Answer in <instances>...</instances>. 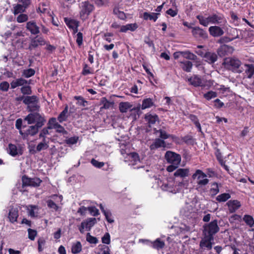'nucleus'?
Listing matches in <instances>:
<instances>
[{
	"instance_id": "1",
	"label": "nucleus",
	"mask_w": 254,
	"mask_h": 254,
	"mask_svg": "<svg viewBox=\"0 0 254 254\" xmlns=\"http://www.w3.org/2000/svg\"><path fill=\"white\" fill-rule=\"evenodd\" d=\"M196 18L199 20V23L204 26H207L209 24L221 25L226 23L224 15L219 12L213 13L207 17L198 15L196 16Z\"/></svg>"
},
{
	"instance_id": "2",
	"label": "nucleus",
	"mask_w": 254,
	"mask_h": 254,
	"mask_svg": "<svg viewBox=\"0 0 254 254\" xmlns=\"http://www.w3.org/2000/svg\"><path fill=\"white\" fill-rule=\"evenodd\" d=\"M23 103L29 112H39L40 109L39 98L36 95L26 96Z\"/></svg>"
},
{
	"instance_id": "3",
	"label": "nucleus",
	"mask_w": 254,
	"mask_h": 254,
	"mask_svg": "<svg viewBox=\"0 0 254 254\" xmlns=\"http://www.w3.org/2000/svg\"><path fill=\"white\" fill-rule=\"evenodd\" d=\"M24 120L27 121L29 125L35 124L41 126H43L46 122L45 116L38 112H31L25 117Z\"/></svg>"
},
{
	"instance_id": "4",
	"label": "nucleus",
	"mask_w": 254,
	"mask_h": 254,
	"mask_svg": "<svg viewBox=\"0 0 254 254\" xmlns=\"http://www.w3.org/2000/svg\"><path fill=\"white\" fill-rule=\"evenodd\" d=\"M203 228V235L212 238H214L213 236L217 233L220 230L217 220H214L210 223L205 224Z\"/></svg>"
},
{
	"instance_id": "5",
	"label": "nucleus",
	"mask_w": 254,
	"mask_h": 254,
	"mask_svg": "<svg viewBox=\"0 0 254 254\" xmlns=\"http://www.w3.org/2000/svg\"><path fill=\"white\" fill-rule=\"evenodd\" d=\"M79 14L82 19H86L94 10V6L88 0L81 1L79 3Z\"/></svg>"
},
{
	"instance_id": "6",
	"label": "nucleus",
	"mask_w": 254,
	"mask_h": 254,
	"mask_svg": "<svg viewBox=\"0 0 254 254\" xmlns=\"http://www.w3.org/2000/svg\"><path fill=\"white\" fill-rule=\"evenodd\" d=\"M207 175L200 170H196L192 175L193 180L197 179V184L199 187L206 186L209 182V180L206 178Z\"/></svg>"
},
{
	"instance_id": "7",
	"label": "nucleus",
	"mask_w": 254,
	"mask_h": 254,
	"mask_svg": "<svg viewBox=\"0 0 254 254\" xmlns=\"http://www.w3.org/2000/svg\"><path fill=\"white\" fill-rule=\"evenodd\" d=\"M161 188L163 190L176 193L179 191V187H177L176 182L174 180L170 179L169 180L164 183L161 186Z\"/></svg>"
},
{
	"instance_id": "8",
	"label": "nucleus",
	"mask_w": 254,
	"mask_h": 254,
	"mask_svg": "<svg viewBox=\"0 0 254 254\" xmlns=\"http://www.w3.org/2000/svg\"><path fill=\"white\" fill-rule=\"evenodd\" d=\"M165 158L168 163L176 165H179L181 161V155L171 151L166 152Z\"/></svg>"
},
{
	"instance_id": "9",
	"label": "nucleus",
	"mask_w": 254,
	"mask_h": 254,
	"mask_svg": "<svg viewBox=\"0 0 254 254\" xmlns=\"http://www.w3.org/2000/svg\"><path fill=\"white\" fill-rule=\"evenodd\" d=\"M96 223V219L95 218H89L81 223V225L79 226L78 229L81 234L84 233L85 230L89 231L91 228Z\"/></svg>"
},
{
	"instance_id": "10",
	"label": "nucleus",
	"mask_w": 254,
	"mask_h": 254,
	"mask_svg": "<svg viewBox=\"0 0 254 254\" xmlns=\"http://www.w3.org/2000/svg\"><path fill=\"white\" fill-rule=\"evenodd\" d=\"M125 161L128 163V165L134 166L140 163L141 160L138 154L133 152L127 155L125 158Z\"/></svg>"
},
{
	"instance_id": "11",
	"label": "nucleus",
	"mask_w": 254,
	"mask_h": 254,
	"mask_svg": "<svg viewBox=\"0 0 254 254\" xmlns=\"http://www.w3.org/2000/svg\"><path fill=\"white\" fill-rule=\"evenodd\" d=\"M213 241L214 238L203 235L199 243L200 248L203 251L211 250Z\"/></svg>"
},
{
	"instance_id": "12",
	"label": "nucleus",
	"mask_w": 254,
	"mask_h": 254,
	"mask_svg": "<svg viewBox=\"0 0 254 254\" xmlns=\"http://www.w3.org/2000/svg\"><path fill=\"white\" fill-rule=\"evenodd\" d=\"M22 186L38 187L40 186L42 181L38 178H30L26 176H23L22 178Z\"/></svg>"
},
{
	"instance_id": "13",
	"label": "nucleus",
	"mask_w": 254,
	"mask_h": 254,
	"mask_svg": "<svg viewBox=\"0 0 254 254\" xmlns=\"http://www.w3.org/2000/svg\"><path fill=\"white\" fill-rule=\"evenodd\" d=\"M7 151L10 155L13 157L21 155L23 154L22 148L20 144H9Z\"/></svg>"
},
{
	"instance_id": "14",
	"label": "nucleus",
	"mask_w": 254,
	"mask_h": 254,
	"mask_svg": "<svg viewBox=\"0 0 254 254\" xmlns=\"http://www.w3.org/2000/svg\"><path fill=\"white\" fill-rule=\"evenodd\" d=\"M46 41L43 37L40 36H36L31 39V42L29 45L28 49L32 50L36 49L39 46L44 45Z\"/></svg>"
},
{
	"instance_id": "15",
	"label": "nucleus",
	"mask_w": 254,
	"mask_h": 254,
	"mask_svg": "<svg viewBox=\"0 0 254 254\" xmlns=\"http://www.w3.org/2000/svg\"><path fill=\"white\" fill-rule=\"evenodd\" d=\"M26 29L32 35H37L40 33V28L37 25L35 20L29 21L27 22Z\"/></svg>"
},
{
	"instance_id": "16",
	"label": "nucleus",
	"mask_w": 254,
	"mask_h": 254,
	"mask_svg": "<svg viewBox=\"0 0 254 254\" xmlns=\"http://www.w3.org/2000/svg\"><path fill=\"white\" fill-rule=\"evenodd\" d=\"M208 31L210 34L214 37H220L224 33L223 28L217 25L210 26Z\"/></svg>"
},
{
	"instance_id": "17",
	"label": "nucleus",
	"mask_w": 254,
	"mask_h": 254,
	"mask_svg": "<svg viewBox=\"0 0 254 254\" xmlns=\"http://www.w3.org/2000/svg\"><path fill=\"white\" fill-rule=\"evenodd\" d=\"M192 34L196 38L206 39L207 38L206 32L199 27L192 28Z\"/></svg>"
},
{
	"instance_id": "18",
	"label": "nucleus",
	"mask_w": 254,
	"mask_h": 254,
	"mask_svg": "<svg viewBox=\"0 0 254 254\" xmlns=\"http://www.w3.org/2000/svg\"><path fill=\"white\" fill-rule=\"evenodd\" d=\"M43 126L38 125H34L29 126L24 132V136H33L35 135L39 131L40 128Z\"/></svg>"
},
{
	"instance_id": "19",
	"label": "nucleus",
	"mask_w": 254,
	"mask_h": 254,
	"mask_svg": "<svg viewBox=\"0 0 254 254\" xmlns=\"http://www.w3.org/2000/svg\"><path fill=\"white\" fill-rule=\"evenodd\" d=\"M18 215V208L13 206H10L8 216L9 221L12 223L16 222Z\"/></svg>"
},
{
	"instance_id": "20",
	"label": "nucleus",
	"mask_w": 254,
	"mask_h": 254,
	"mask_svg": "<svg viewBox=\"0 0 254 254\" xmlns=\"http://www.w3.org/2000/svg\"><path fill=\"white\" fill-rule=\"evenodd\" d=\"M204 61L209 64H213L217 61L218 59L217 55L214 52H205L204 57Z\"/></svg>"
},
{
	"instance_id": "21",
	"label": "nucleus",
	"mask_w": 254,
	"mask_h": 254,
	"mask_svg": "<svg viewBox=\"0 0 254 254\" xmlns=\"http://www.w3.org/2000/svg\"><path fill=\"white\" fill-rule=\"evenodd\" d=\"M229 211L230 213H234L241 207V203L237 200H230L227 203Z\"/></svg>"
},
{
	"instance_id": "22",
	"label": "nucleus",
	"mask_w": 254,
	"mask_h": 254,
	"mask_svg": "<svg viewBox=\"0 0 254 254\" xmlns=\"http://www.w3.org/2000/svg\"><path fill=\"white\" fill-rule=\"evenodd\" d=\"M146 122L150 127L152 125L154 124L157 121H159V117L156 114H151L147 113L145 115L144 118Z\"/></svg>"
},
{
	"instance_id": "23",
	"label": "nucleus",
	"mask_w": 254,
	"mask_h": 254,
	"mask_svg": "<svg viewBox=\"0 0 254 254\" xmlns=\"http://www.w3.org/2000/svg\"><path fill=\"white\" fill-rule=\"evenodd\" d=\"M27 84H29V82L22 78H19L12 81L10 83V86L11 89H14L17 87Z\"/></svg>"
},
{
	"instance_id": "24",
	"label": "nucleus",
	"mask_w": 254,
	"mask_h": 254,
	"mask_svg": "<svg viewBox=\"0 0 254 254\" xmlns=\"http://www.w3.org/2000/svg\"><path fill=\"white\" fill-rule=\"evenodd\" d=\"M138 26L136 23L127 24V25L122 26L120 31L121 32H127L128 30L134 31L138 28Z\"/></svg>"
},
{
	"instance_id": "25",
	"label": "nucleus",
	"mask_w": 254,
	"mask_h": 254,
	"mask_svg": "<svg viewBox=\"0 0 254 254\" xmlns=\"http://www.w3.org/2000/svg\"><path fill=\"white\" fill-rule=\"evenodd\" d=\"M68 106L66 105L64 110L60 114L58 117L57 120L60 123H62L63 122L66 121L67 120L68 118Z\"/></svg>"
},
{
	"instance_id": "26",
	"label": "nucleus",
	"mask_w": 254,
	"mask_h": 254,
	"mask_svg": "<svg viewBox=\"0 0 254 254\" xmlns=\"http://www.w3.org/2000/svg\"><path fill=\"white\" fill-rule=\"evenodd\" d=\"M190 83L194 86H203L202 80L200 78L197 76L191 77L189 79Z\"/></svg>"
},
{
	"instance_id": "27",
	"label": "nucleus",
	"mask_w": 254,
	"mask_h": 254,
	"mask_svg": "<svg viewBox=\"0 0 254 254\" xmlns=\"http://www.w3.org/2000/svg\"><path fill=\"white\" fill-rule=\"evenodd\" d=\"M159 14V13H148L145 12L143 13V18L144 20H152L155 22L157 20L158 18V15Z\"/></svg>"
},
{
	"instance_id": "28",
	"label": "nucleus",
	"mask_w": 254,
	"mask_h": 254,
	"mask_svg": "<svg viewBox=\"0 0 254 254\" xmlns=\"http://www.w3.org/2000/svg\"><path fill=\"white\" fill-rule=\"evenodd\" d=\"M155 106L153 100L150 98H146L142 100L141 109L144 110Z\"/></svg>"
},
{
	"instance_id": "29",
	"label": "nucleus",
	"mask_w": 254,
	"mask_h": 254,
	"mask_svg": "<svg viewBox=\"0 0 254 254\" xmlns=\"http://www.w3.org/2000/svg\"><path fill=\"white\" fill-rule=\"evenodd\" d=\"M181 68L186 72H190L192 68V64L191 62L186 61L180 63Z\"/></svg>"
},
{
	"instance_id": "30",
	"label": "nucleus",
	"mask_w": 254,
	"mask_h": 254,
	"mask_svg": "<svg viewBox=\"0 0 254 254\" xmlns=\"http://www.w3.org/2000/svg\"><path fill=\"white\" fill-rule=\"evenodd\" d=\"M165 142L163 140L160 138H157L154 142L150 146L151 150H154L160 147L165 146Z\"/></svg>"
},
{
	"instance_id": "31",
	"label": "nucleus",
	"mask_w": 254,
	"mask_h": 254,
	"mask_svg": "<svg viewBox=\"0 0 254 254\" xmlns=\"http://www.w3.org/2000/svg\"><path fill=\"white\" fill-rule=\"evenodd\" d=\"M189 169L180 168L176 170V171L174 173V176L175 177H180L183 178L188 176L189 175Z\"/></svg>"
},
{
	"instance_id": "32",
	"label": "nucleus",
	"mask_w": 254,
	"mask_h": 254,
	"mask_svg": "<svg viewBox=\"0 0 254 254\" xmlns=\"http://www.w3.org/2000/svg\"><path fill=\"white\" fill-rule=\"evenodd\" d=\"M132 105L128 102H121L119 104V109L122 113H126L129 109H131Z\"/></svg>"
},
{
	"instance_id": "33",
	"label": "nucleus",
	"mask_w": 254,
	"mask_h": 254,
	"mask_svg": "<svg viewBox=\"0 0 254 254\" xmlns=\"http://www.w3.org/2000/svg\"><path fill=\"white\" fill-rule=\"evenodd\" d=\"M165 246V243L161 241L159 238L152 242V247L155 249L160 250L163 248Z\"/></svg>"
},
{
	"instance_id": "34",
	"label": "nucleus",
	"mask_w": 254,
	"mask_h": 254,
	"mask_svg": "<svg viewBox=\"0 0 254 254\" xmlns=\"http://www.w3.org/2000/svg\"><path fill=\"white\" fill-rule=\"evenodd\" d=\"M245 73L248 78H251L254 74V66L253 64H245Z\"/></svg>"
},
{
	"instance_id": "35",
	"label": "nucleus",
	"mask_w": 254,
	"mask_h": 254,
	"mask_svg": "<svg viewBox=\"0 0 254 254\" xmlns=\"http://www.w3.org/2000/svg\"><path fill=\"white\" fill-rule=\"evenodd\" d=\"M49 141L46 139H42V141L40 142L36 147V151L40 152L42 150H45L49 147Z\"/></svg>"
},
{
	"instance_id": "36",
	"label": "nucleus",
	"mask_w": 254,
	"mask_h": 254,
	"mask_svg": "<svg viewBox=\"0 0 254 254\" xmlns=\"http://www.w3.org/2000/svg\"><path fill=\"white\" fill-rule=\"evenodd\" d=\"M82 250V245L80 242L77 241L73 244L71 247V252L74 254L79 253Z\"/></svg>"
},
{
	"instance_id": "37",
	"label": "nucleus",
	"mask_w": 254,
	"mask_h": 254,
	"mask_svg": "<svg viewBox=\"0 0 254 254\" xmlns=\"http://www.w3.org/2000/svg\"><path fill=\"white\" fill-rule=\"evenodd\" d=\"M74 99L77 100L76 104L78 106L85 107L88 104V102L81 96H75L74 97Z\"/></svg>"
},
{
	"instance_id": "38",
	"label": "nucleus",
	"mask_w": 254,
	"mask_h": 254,
	"mask_svg": "<svg viewBox=\"0 0 254 254\" xmlns=\"http://www.w3.org/2000/svg\"><path fill=\"white\" fill-rule=\"evenodd\" d=\"M228 34L233 40L239 38V30L236 28H231L228 31Z\"/></svg>"
},
{
	"instance_id": "39",
	"label": "nucleus",
	"mask_w": 254,
	"mask_h": 254,
	"mask_svg": "<svg viewBox=\"0 0 254 254\" xmlns=\"http://www.w3.org/2000/svg\"><path fill=\"white\" fill-rule=\"evenodd\" d=\"M26 7L25 6L20 4H17L13 7V13L14 15L17 14L18 13H21L25 11Z\"/></svg>"
},
{
	"instance_id": "40",
	"label": "nucleus",
	"mask_w": 254,
	"mask_h": 254,
	"mask_svg": "<svg viewBox=\"0 0 254 254\" xmlns=\"http://www.w3.org/2000/svg\"><path fill=\"white\" fill-rule=\"evenodd\" d=\"M101 104L103 105V106L100 108L101 110L103 109H109L113 105V102L109 101L105 97L101 99Z\"/></svg>"
},
{
	"instance_id": "41",
	"label": "nucleus",
	"mask_w": 254,
	"mask_h": 254,
	"mask_svg": "<svg viewBox=\"0 0 254 254\" xmlns=\"http://www.w3.org/2000/svg\"><path fill=\"white\" fill-rule=\"evenodd\" d=\"M230 66L234 68H238L241 65V62L238 59H230L227 62Z\"/></svg>"
},
{
	"instance_id": "42",
	"label": "nucleus",
	"mask_w": 254,
	"mask_h": 254,
	"mask_svg": "<svg viewBox=\"0 0 254 254\" xmlns=\"http://www.w3.org/2000/svg\"><path fill=\"white\" fill-rule=\"evenodd\" d=\"M243 220L250 227H252L254 226V219L252 216L245 215L243 217Z\"/></svg>"
},
{
	"instance_id": "43",
	"label": "nucleus",
	"mask_w": 254,
	"mask_h": 254,
	"mask_svg": "<svg viewBox=\"0 0 254 254\" xmlns=\"http://www.w3.org/2000/svg\"><path fill=\"white\" fill-rule=\"evenodd\" d=\"M231 197V195L228 193H224L218 195L216 199L219 202H225Z\"/></svg>"
},
{
	"instance_id": "44",
	"label": "nucleus",
	"mask_w": 254,
	"mask_h": 254,
	"mask_svg": "<svg viewBox=\"0 0 254 254\" xmlns=\"http://www.w3.org/2000/svg\"><path fill=\"white\" fill-rule=\"evenodd\" d=\"M217 96V93L213 91H209L203 94V97L207 100H210L212 98H214Z\"/></svg>"
},
{
	"instance_id": "45",
	"label": "nucleus",
	"mask_w": 254,
	"mask_h": 254,
	"mask_svg": "<svg viewBox=\"0 0 254 254\" xmlns=\"http://www.w3.org/2000/svg\"><path fill=\"white\" fill-rule=\"evenodd\" d=\"M210 190V192L212 196L216 195L219 192L218 184L217 183H213Z\"/></svg>"
},
{
	"instance_id": "46",
	"label": "nucleus",
	"mask_w": 254,
	"mask_h": 254,
	"mask_svg": "<svg viewBox=\"0 0 254 254\" xmlns=\"http://www.w3.org/2000/svg\"><path fill=\"white\" fill-rule=\"evenodd\" d=\"M156 133H159V136L163 139H167L170 137H172L173 138L174 137L173 135L167 134L165 130L162 129L157 130Z\"/></svg>"
},
{
	"instance_id": "47",
	"label": "nucleus",
	"mask_w": 254,
	"mask_h": 254,
	"mask_svg": "<svg viewBox=\"0 0 254 254\" xmlns=\"http://www.w3.org/2000/svg\"><path fill=\"white\" fill-rule=\"evenodd\" d=\"M35 73V70L32 68L24 70L22 72V76L26 78H29L34 75Z\"/></svg>"
},
{
	"instance_id": "48",
	"label": "nucleus",
	"mask_w": 254,
	"mask_h": 254,
	"mask_svg": "<svg viewBox=\"0 0 254 254\" xmlns=\"http://www.w3.org/2000/svg\"><path fill=\"white\" fill-rule=\"evenodd\" d=\"M86 241L90 244H96L98 243L97 238L91 236L89 233L86 235Z\"/></svg>"
},
{
	"instance_id": "49",
	"label": "nucleus",
	"mask_w": 254,
	"mask_h": 254,
	"mask_svg": "<svg viewBox=\"0 0 254 254\" xmlns=\"http://www.w3.org/2000/svg\"><path fill=\"white\" fill-rule=\"evenodd\" d=\"M50 129V128H49V126H48L46 127L43 128L40 132L39 137L42 138V139H44V140L45 139H46V135L47 134H49L50 133L49 131V129Z\"/></svg>"
},
{
	"instance_id": "50",
	"label": "nucleus",
	"mask_w": 254,
	"mask_h": 254,
	"mask_svg": "<svg viewBox=\"0 0 254 254\" xmlns=\"http://www.w3.org/2000/svg\"><path fill=\"white\" fill-rule=\"evenodd\" d=\"M28 19V16L25 14H20L16 18V21L18 23L26 22Z\"/></svg>"
},
{
	"instance_id": "51",
	"label": "nucleus",
	"mask_w": 254,
	"mask_h": 254,
	"mask_svg": "<svg viewBox=\"0 0 254 254\" xmlns=\"http://www.w3.org/2000/svg\"><path fill=\"white\" fill-rule=\"evenodd\" d=\"M20 90L24 95H31L32 94V90L30 86H22Z\"/></svg>"
},
{
	"instance_id": "52",
	"label": "nucleus",
	"mask_w": 254,
	"mask_h": 254,
	"mask_svg": "<svg viewBox=\"0 0 254 254\" xmlns=\"http://www.w3.org/2000/svg\"><path fill=\"white\" fill-rule=\"evenodd\" d=\"M48 7V2H41L39 3L38 10L41 12H45Z\"/></svg>"
},
{
	"instance_id": "53",
	"label": "nucleus",
	"mask_w": 254,
	"mask_h": 254,
	"mask_svg": "<svg viewBox=\"0 0 254 254\" xmlns=\"http://www.w3.org/2000/svg\"><path fill=\"white\" fill-rule=\"evenodd\" d=\"M59 123L57 122V120L55 118H52L49 119L48 126H49V128H54V127L58 125Z\"/></svg>"
},
{
	"instance_id": "54",
	"label": "nucleus",
	"mask_w": 254,
	"mask_h": 254,
	"mask_svg": "<svg viewBox=\"0 0 254 254\" xmlns=\"http://www.w3.org/2000/svg\"><path fill=\"white\" fill-rule=\"evenodd\" d=\"M186 59L188 60H192V61H196L197 60V57L191 53L189 51H186Z\"/></svg>"
},
{
	"instance_id": "55",
	"label": "nucleus",
	"mask_w": 254,
	"mask_h": 254,
	"mask_svg": "<svg viewBox=\"0 0 254 254\" xmlns=\"http://www.w3.org/2000/svg\"><path fill=\"white\" fill-rule=\"evenodd\" d=\"M190 120L194 123L195 124L196 127L198 129V130L199 131H201V126L200 124L199 123L198 120L197 119V117L194 115H191L190 117Z\"/></svg>"
},
{
	"instance_id": "56",
	"label": "nucleus",
	"mask_w": 254,
	"mask_h": 254,
	"mask_svg": "<svg viewBox=\"0 0 254 254\" xmlns=\"http://www.w3.org/2000/svg\"><path fill=\"white\" fill-rule=\"evenodd\" d=\"M91 164L95 167L101 168L104 166V163L103 162H99L95 159H92L91 161Z\"/></svg>"
},
{
	"instance_id": "57",
	"label": "nucleus",
	"mask_w": 254,
	"mask_h": 254,
	"mask_svg": "<svg viewBox=\"0 0 254 254\" xmlns=\"http://www.w3.org/2000/svg\"><path fill=\"white\" fill-rule=\"evenodd\" d=\"M9 88V84L7 81H2L0 83V90L7 91Z\"/></svg>"
},
{
	"instance_id": "58",
	"label": "nucleus",
	"mask_w": 254,
	"mask_h": 254,
	"mask_svg": "<svg viewBox=\"0 0 254 254\" xmlns=\"http://www.w3.org/2000/svg\"><path fill=\"white\" fill-rule=\"evenodd\" d=\"M87 210L94 216H96L99 214L98 209L95 206L88 207H87Z\"/></svg>"
},
{
	"instance_id": "59",
	"label": "nucleus",
	"mask_w": 254,
	"mask_h": 254,
	"mask_svg": "<svg viewBox=\"0 0 254 254\" xmlns=\"http://www.w3.org/2000/svg\"><path fill=\"white\" fill-rule=\"evenodd\" d=\"M28 238L31 240H34L37 235V231L36 230L29 228L28 229Z\"/></svg>"
},
{
	"instance_id": "60",
	"label": "nucleus",
	"mask_w": 254,
	"mask_h": 254,
	"mask_svg": "<svg viewBox=\"0 0 254 254\" xmlns=\"http://www.w3.org/2000/svg\"><path fill=\"white\" fill-rule=\"evenodd\" d=\"M102 242L105 244H109L110 243V235L109 233H106L102 238Z\"/></svg>"
},
{
	"instance_id": "61",
	"label": "nucleus",
	"mask_w": 254,
	"mask_h": 254,
	"mask_svg": "<svg viewBox=\"0 0 254 254\" xmlns=\"http://www.w3.org/2000/svg\"><path fill=\"white\" fill-rule=\"evenodd\" d=\"M78 139L77 136L71 137L66 140V143L67 144H74L77 142Z\"/></svg>"
},
{
	"instance_id": "62",
	"label": "nucleus",
	"mask_w": 254,
	"mask_h": 254,
	"mask_svg": "<svg viewBox=\"0 0 254 254\" xmlns=\"http://www.w3.org/2000/svg\"><path fill=\"white\" fill-rule=\"evenodd\" d=\"M47 205L49 207L54 209L55 210L58 209V206L52 200H48L47 201Z\"/></svg>"
},
{
	"instance_id": "63",
	"label": "nucleus",
	"mask_w": 254,
	"mask_h": 254,
	"mask_svg": "<svg viewBox=\"0 0 254 254\" xmlns=\"http://www.w3.org/2000/svg\"><path fill=\"white\" fill-rule=\"evenodd\" d=\"M104 215L105 216L106 220L109 223H113L114 222V219L111 218L112 213H111V212L109 210H108V211H107L106 212L104 213Z\"/></svg>"
},
{
	"instance_id": "64",
	"label": "nucleus",
	"mask_w": 254,
	"mask_h": 254,
	"mask_svg": "<svg viewBox=\"0 0 254 254\" xmlns=\"http://www.w3.org/2000/svg\"><path fill=\"white\" fill-rule=\"evenodd\" d=\"M232 41L233 39H232L230 36H224L218 40V42L220 44H223L225 43H228Z\"/></svg>"
}]
</instances>
